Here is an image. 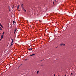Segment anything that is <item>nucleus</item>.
I'll use <instances>...</instances> for the list:
<instances>
[{
	"label": "nucleus",
	"instance_id": "1",
	"mask_svg": "<svg viewBox=\"0 0 76 76\" xmlns=\"http://www.w3.org/2000/svg\"><path fill=\"white\" fill-rule=\"evenodd\" d=\"M34 55H35V54H32L30 56H34Z\"/></svg>",
	"mask_w": 76,
	"mask_h": 76
},
{
	"label": "nucleus",
	"instance_id": "2",
	"mask_svg": "<svg viewBox=\"0 0 76 76\" xmlns=\"http://www.w3.org/2000/svg\"><path fill=\"white\" fill-rule=\"evenodd\" d=\"M19 5H18V6L17 7V10H18V9L19 8Z\"/></svg>",
	"mask_w": 76,
	"mask_h": 76
},
{
	"label": "nucleus",
	"instance_id": "3",
	"mask_svg": "<svg viewBox=\"0 0 76 76\" xmlns=\"http://www.w3.org/2000/svg\"><path fill=\"white\" fill-rule=\"evenodd\" d=\"M23 9V10H24V11H25V12H26V10L24 9V8L23 7V9Z\"/></svg>",
	"mask_w": 76,
	"mask_h": 76
},
{
	"label": "nucleus",
	"instance_id": "4",
	"mask_svg": "<svg viewBox=\"0 0 76 76\" xmlns=\"http://www.w3.org/2000/svg\"><path fill=\"white\" fill-rule=\"evenodd\" d=\"M12 43H13V39H12Z\"/></svg>",
	"mask_w": 76,
	"mask_h": 76
},
{
	"label": "nucleus",
	"instance_id": "5",
	"mask_svg": "<svg viewBox=\"0 0 76 76\" xmlns=\"http://www.w3.org/2000/svg\"><path fill=\"white\" fill-rule=\"evenodd\" d=\"M4 36V35H2L1 36V38H3Z\"/></svg>",
	"mask_w": 76,
	"mask_h": 76
},
{
	"label": "nucleus",
	"instance_id": "6",
	"mask_svg": "<svg viewBox=\"0 0 76 76\" xmlns=\"http://www.w3.org/2000/svg\"><path fill=\"white\" fill-rule=\"evenodd\" d=\"M13 45V43H12V44L10 46V47H11Z\"/></svg>",
	"mask_w": 76,
	"mask_h": 76
},
{
	"label": "nucleus",
	"instance_id": "7",
	"mask_svg": "<svg viewBox=\"0 0 76 76\" xmlns=\"http://www.w3.org/2000/svg\"><path fill=\"white\" fill-rule=\"evenodd\" d=\"M60 45L61 46L63 45V43H62V44H60Z\"/></svg>",
	"mask_w": 76,
	"mask_h": 76
},
{
	"label": "nucleus",
	"instance_id": "8",
	"mask_svg": "<svg viewBox=\"0 0 76 76\" xmlns=\"http://www.w3.org/2000/svg\"><path fill=\"white\" fill-rule=\"evenodd\" d=\"M0 30L1 31L2 30V29L1 28V27H0Z\"/></svg>",
	"mask_w": 76,
	"mask_h": 76
},
{
	"label": "nucleus",
	"instance_id": "9",
	"mask_svg": "<svg viewBox=\"0 0 76 76\" xmlns=\"http://www.w3.org/2000/svg\"><path fill=\"white\" fill-rule=\"evenodd\" d=\"M0 26L2 28H3V26H2V25H0Z\"/></svg>",
	"mask_w": 76,
	"mask_h": 76
},
{
	"label": "nucleus",
	"instance_id": "10",
	"mask_svg": "<svg viewBox=\"0 0 76 76\" xmlns=\"http://www.w3.org/2000/svg\"><path fill=\"white\" fill-rule=\"evenodd\" d=\"M21 6L23 8V9H23V4H21Z\"/></svg>",
	"mask_w": 76,
	"mask_h": 76
},
{
	"label": "nucleus",
	"instance_id": "11",
	"mask_svg": "<svg viewBox=\"0 0 76 76\" xmlns=\"http://www.w3.org/2000/svg\"><path fill=\"white\" fill-rule=\"evenodd\" d=\"M16 28H15V32H16Z\"/></svg>",
	"mask_w": 76,
	"mask_h": 76
},
{
	"label": "nucleus",
	"instance_id": "12",
	"mask_svg": "<svg viewBox=\"0 0 76 76\" xmlns=\"http://www.w3.org/2000/svg\"><path fill=\"white\" fill-rule=\"evenodd\" d=\"M15 22L14 21H13V24H15Z\"/></svg>",
	"mask_w": 76,
	"mask_h": 76
},
{
	"label": "nucleus",
	"instance_id": "13",
	"mask_svg": "<svg viewBox=\"0 0 76 76\" xmlns=\"http://www.w3.org/2000/svg\"><path fill=\"white\" fill-rule=\"evenodd\" d=\"M2 34H4V32H3V33H2Z\"/></svg>",
	"mask_w": 76,
	"mask_h": 76
},
{
	"label": "nucleus",
	"instance_id": "14",
	"mask_svg": "<svg viewBox=\"0 0 76 76\" xmlns=\"http://www.w3.org/2000/svg\"><path fill=\"white\" fill-rule=\"evenodd\" d=\"M38 72H39V71H38L37 72V74H38Z\"/></svg>",
	"mask_w": 76,
	"mask_h": 76
},
{
	"label": "nucleus",
	"instance_id": "15",
	"mask_svg": "<svg viewBox=\"0 0 76 76\" xmlns=\"http://www.w3.org/2000/svg\"><path fill=\"white\" fill-rule=\"evenodd\" d=\"M28 50H29V51H30V49L29 48L28 49Z\"/></svg>",
	"mask_w": 76,
	"mask_h": 76
},
{
	"label": "nucleus",
	"instance_id": "16",
	"mask_svg": "<svg viewBox=\"0 0 76 76\" xmlns=\"http://www.w3.org/2000/svg\"><path fill=\"white\" fill-rule=\"evenodd\" d=\"M65 44H63V45L65 46Z\"/></svg>",
	"mask_w": 76,
	"mask_h": 76
},
{
	"label": "nucleus",
	"instance_id": "17",
	"mask_svg": "<svg viewBox=\"0 0 76 76\" xmlns=\"http://www.w3.org/2000/svg\"><path fill=\"white\" fill-rule=\"evenodd\" d=\"M32 50V48H31L30 49V50Z\"/></svg>",
	"mask_w": 76,
	"mask_h": 76
},
{
	"label": "nucleus",
	"instance_id": "18",
	"mask_svg": "<svg viewBox=\"0 0 76 76\" xmlns=\"http://www.w3.org/2000/svg\"><path fill=\"white\" fill-rule=\"evenodd\" d=\"M9 9H10V6H9Z\"/></svg>",
	"mask_w": 76,
	"mask_h": 76
},
{
	"label": "nucleus",
	"instance_id": "19",
	"mask_svg": "<svg viewBox=\"0 0 76 76\" xmlns=\"http://www.w3.org/2000/svg\"><path fill=\"white\" fill-rule=\"evenodd\" d=\"M15 31H14V34H15Z\"/></svg>",
	"mask_w": 76,
	"mask_h": 76
},
{
	"label": "nucleus",
	"instance_id": "20",
	"mask_svg": "<svg viewBox=\"0 0 76 76\" xmlns=\"http://www.w3.org/2000/svg\"><path fill=\"white\" fill-rule=\"evenodd\" d=\"M41 66H43V64H42V65H41Z\"/></svg>",
	"mask_w": 76,
	"mask_h": 76
},
{
	"label": "nucleus",
	"instance_id": "21",
	"mask_svg": "<svg viewBox=\"0 0 76 76\" xmlns=\"http://www.w3.org/2000/svg\"><path fill=\"white\" fill-rule=\"evenodd\" d=\"M3 39V38H2L1 37V39Z\"/></svg>",
	"mask_w": 76,
	"mask_h": 76
},
{
	"label": "nucleus",
	"instance_id": "22",
	"mask_svg": "<svg viewBox=\"0 0 76 76\" xmlns=\"http://www.w3.org/2000/svg\"><path fill=\"white\" fill-rule=\"evenodd\" d=\"M71 74L72 75L73 74L72 73H71Z\"/></svg>",
	"mask_w": 76,
	"mask_h": 76
},
{
	"label": "nucleus",
	"instance_id": "23",
	"mask_svg": "<svg viewBox=\"0 0 76 76\" xmlns=\"http://www.w3.org/2000/svg\"><path fill=\"white\" fill-rule=\"evenodd\" d=\"M1 23H0V26H1Z\"/></svg>",
	"mask_w": 76,
	"mask_h": 76
},
{
	"label": "nucleus",
	"instance_id": "24",
	"mask_svg": "<svg viewBox=\"0 0 76 76\" xmlns=\"http://www.w3.org/2000/svg\"><path fill=\"white\" fill-rule=\"evenodd\" d=\"M12 9H13V7H12Z\"/></svg>",
	"mask_w": 76,
	"mask_h": 76
},
{
	"label": "nucleus",
	"instance_id": "25",
	"mask_svg": "<svg viewBox=\"0 0 76 76\" xmlns=\"http://www.w3.org/2000/svg\"><path fill=\"white\" fill-rule=\"evenodd\" d=\"M65 76H66V74H65Z\"/></svg>",
	"mask_w": 76,
	"mask_h": 76
},
{
	"label": "nucleus",
	"instance_id": "26",
	"mask_svg": "<svg viewBox=\"0 0 76 76\" xmlns=\"http://www.w3.org/2000/svg\"><path fill=\"white\" fill-rule=\"evenodd\" d=\"M10 11V10H9V12Z\"/></svg>",
	"mask_w": 76,
	"mask_h": 76
},
{
	"label": "nucleus",
	"instance_id": "27",
	"mask_svg": "<svg viewBox=\"0 0 76 76\" xmlns=\"http://www.w3.org/2000/svg\"><path fill=\"white\" fill-rule=\"evenodd\" d=\"M58 48V47H56V48Z\"/></svg>",
	"mask_w": 76,
	"mask_h": 76
},
{
	"label": "nucleus",
	"instance_id": "28",
	"mask_svg": "<svg viewBox=\"0 0 76 76\" xmlns=\"http://www.w3.org/2000/svg\"><path fill=\"white\" fill-rule=\"evenodd\" d=\"M1 39H0V41H1Z\"/></svg>",
	"mask_w": 76,
	"mask_h": 76
},
{
	"label": "nucleus",
	"instance_id": "29",
	"mask_svg": "<svg viewBox=\"0 0 76 76\" xmlns=\"http://www.w3.org/2000/svg\"><path fill=\"white\" fill-rule=\"evenodd\" d=\"M53 4H54V2H53Z\"/></svg>",
	"mask_w": 76,
	"mask_h": 76
},
{
	"label": "nucleus",
	"instance_id": "30",
	"mask_svg": "<svg viewBox=\"0 0 76 76\" xmlns=\"http://www.w3.org/2000/svg\"><path fill=\"white\" fill-rule=\"evenodd\" d=\"M54 76H55V74H54Z\"/></svg>",
	"mask_w": 76,
	"mask_h": 76
},
{
	"label": "nucleus",
	"instance_id": "31",
	"mask_svg": "<svg viewBox=\"0 0 76 76\" xmlns=\"http://www.w3.org/2000/svg\"><path fill=\"white\" fill-rule=\"evenodd\" d=\"M58 76H59V75H58Z\"/></svg>",
	"mask_w": 76,
	"mask_h": 76
},
{
	"label": "nucleus",
	"instance_id": "32",
	"mask_svg": "<svg viewBox=\"0 0 76 76\" xmlns=\"http://www.w3.org/2000/svg\"><path fill=\"white\" fill-rule=\"evenodd\" d=\"M21 65H20V66H21Z\"/></svg>",
	"mask_w": 76,
	"mask_h": 76
}]
</instances>
